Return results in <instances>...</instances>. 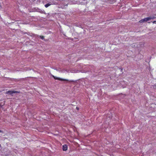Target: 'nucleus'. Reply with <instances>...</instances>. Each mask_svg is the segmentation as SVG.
I'll return each mask as SVG.
<instances>
[{"instance_id": "obj_5", "label": "nucleus", "mask_w": 156, "mask_h": 156, "mask_svg": "<svg viewBox=\"0 0 156 156\" xmlns=\"http://www.w3.org/2000/svg\"><path fill=\"white\" fill-rule=\"evenodd\" d=\"M148 17L149 20L151 19H154L155 18V17L154 16H150Z\"/></svg>"}, {"instance_id": "obj_1", "label": "nucleus", "mask_w": 156, "mask_h": 156, "mask_svg": "<svg viewBox=\"0 0 156 156\" xmlns=\"http://www.w3.org/2000/svg\"><path fill=\"white\" fill-rule=\"evenodd\" d=\"M52 76L55 79V80H62V81H68V82H74L73 80H68L65 79H62V78H59V77H56L55 76H54L53 75H52Z\"/></svg>"}, {"instance_id": "obj_10", "label": "nucleus", "mask_w": 156, "mask_h": 156, "mask_svg": "<svg viewBox=\"0 0 156 156\" xmlns=\"http://www.w3.org/2000/svg\"><path fill=\"white\" fill-rule=\"evenodd\" d=\"M153 23H156V21H154L153 22Z\"/></svg>"}, {"instance_id": "obj_12", "label": "nucleus", "mask_w": 156, "mask_h": 156, "mask_svg": "<svg viewBox=\"0 0 156 156\" xmlns=\"http://www.w3.org/2000/svg\"><path fill=\"white\" fill-rule=\"evenodd\" d=\"M122 69H121V71H122Z\"/></svg>"}, {"instance_id": "obj_4", "label": "nucleus", "mask_w": 156, "mask_h": 156, "mask_svg": "<svg viewBox=\"0 0 156 156\" xmlns=\"http://www.w3.org/2000/svg\"><path fill=\"white\" fill-rule=\"evenodd\" d=\"M68 146L66 144H65L62 146V149L64 151H66L67 150Z\"/></svg>"}, {"instance_id": "obj_14", "label": "nucleus", "mask_w": 156, "mask_h": 156, "mask_svg": "<svg viewBox=\"0 0 156 156\" xmlns=\"http://www.w3.org/2000/svg\"><path fill=\"white\" fill-rule=\"evenodd\" d=\"M1 144H0V147H1Z\"/></svg>"}, {"instance_id": "obj_13", "label": "nucleus", "mask_w": 156, "mask_h": 156, "mask_svg": "<svg viewBox=\"0 0 156 156\" xmlns=\"http://www.w3.org/2000/svg\"><path fill=\"white\" fill-rule=\"evenodd\" d=\"M0 132H1V131L0 130Z\"/></svg>"}, {"instance_id": "obj_3", "label": "nucleus", "mask_w": 156, "mask_h": 156, "mask_svg": "<svg viewBox=\"0 0 156 156\" xmlns=\"http://www.w3.org/2000/svg\"><path fill=\"white\" fill-rule=\"evenodd\" d=\"M18 92L16 91H8L6 92V93L7 94H10L12 95V94L13 93H18Z\"/></svg>"}, {"instance_id": "obj_2", "label": "nucleus", "mask_w": 156, "mask_h": 156, "mask_svg": "<svg viewBox=\"0 0 156 156\" xmlns=\"http://www.w3.org/2000/svg\"><path fill=\"white\" fill-rule=\"evenodd\" d=\"M149 20L148 19V17H147L145 18L144 19L140 20L139 21V22H140V23H143L145 22H147Z\"/></svg>"}, {"instance_id": "obj_9", "label": "nucleus", "mask_w": 156, "mask_h": 156, "mask_svg": "<svg viewBox=\"0 0 156 156\" xmlns=\"http://www.w3.org/2000/svg\"><path fill=\"white\" fill-rule=\"evenodd\" d=\"M153 88L154 89H156V84L154 85L153 86Z\"/></svg>"}, {"instance_id": "obj_7", "label": "nucleus", "mask_w": 156, "mask_h": 156, "mask_svg": "<svg viewBox=\"0 0 156 156\" xmlns=\"http://www.w3.org/2000/svg\"><path fill=\"white\" fill-rule=\"evenodd\" d=\"M51 5V4H50L49 3H48L45 5V7L47 8L49 6H50Z\"/></svg>"}, {"instance_id": "obj_6", "label": "nucleus", "mask_w": 156, "mask_h": 156, "mask_svg": "<svg viewBox=\"0 0 156 156\" xmlns=\"http://www.w3.org/2000/svg\"><path fill=\"white\" fill-rule=\"evenodd\" d=\"M38 37L41 38L42 40H44V37L42 36H38Z\"/></svg>"}, {"instance_id": "obj_11", "label": "nucleus", "mask_w": 156, "mask_h": 156, "mask_svg": "<svg viewBox=\"0 0 156 156\" xmlns=\"http://www.w3.org/2000/svg\"><path fill=\"white\" fill-rule=\"evenodd\" d=\"M76 109L77 110H79V108L77 107H76Z\"/></svg>"}, {"instance_id": "obj_8", "label": "nucleus", "mask_w": 156, "mask_h": 156, "mask_svg": "<svg viewBox=\"0 0 156 156\" xmlns=\"http://www.w3.org/2000/svg\"><path fill=\"white\" fill-rule=\"evenodd\" d=\"M38 12H40V13H43V12H44V11H42V10H41L40 9H39L38 11Z\"/></svg>"}]
</instances>
